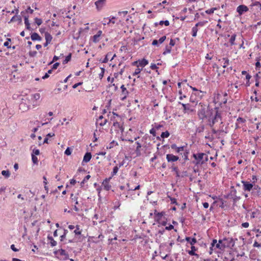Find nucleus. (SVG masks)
<instances>
[{
  "mask_svg": "<svg viewBox=\"0 0 261 261\" xmlns=\"http://www.w3.org/2000/svg\"><path fill=\"white\" fill-rule=\"evenodd\" d=\"M207 119H208L209 124L212 127L216 123L221 121V116L220 113L218 112V109L215 108L212 109L211 112H209Z\"/></svg>",
  "mask_w": 261,
  "mask_h": 261,
  "instance_id": "1",
  "label": "nucleus"
},
{
  "mask_svg": "<svg viewBox=\"0 0 261 261\" xmlns=\"http://www.w3.org/2000/svg\"><path fill=\"white\" fill-rule=\"evenodd\" d=\"M193 156L195 159L193 163L197 165H202L206 162L208 160V155L204 153L193 154Z\"/></svg>",
  "mask_w": 261,
  "mask_h": 261,
  "instance_id": "2",
  "label": "nucleus"
},
{
  "mask_svg": "<svg viewBox=\"0 0 261 261\" xmlns=\"http://www.w3.org/2000/svg\"><path fill=\"white\" fill-rule=\"evenodd\" d=\"M199 109L198 111V115L200 119H204L207 118L209 115V112H211V109H209L206 105H202L201 103H199Z\"/></svg>",
  "mask_w": 261,
  "mask_h": 261,
  "instance_id": "3",
  "label": "nucleus"
},
{
  "mask_svg": "<svg viewBox=\"0 0 261 261\" xmlns=\"http://www.w3.org/2000/svg\"><path fill=\"white\" fill-rule=\"evenodd\" d=\"M223 240H220L218 243L217 240L214 239L211 243V246L209 251L210 254H212L213 251L216 249H224L226 245L223 243Z\"/></svg>",
  "mask_w": 261,
  "mask_h": 261,
  "instance_id": "4",
  "label": "nucleus"
},
{
  "mask_svg": "<svg viewBox=\"0 0 261 261\" xmlns=\"http://www.w3.org/2000/svg\"><path fill=\"white\" fill-rule=\"evenodd\" d=\"M54 253L57 255V257L61 260H66L69 258V255L67 252L65 250L62 249H59L54 252Z\"/></svg>",
  "mask_w": 261,
  "mask_h": 261,
  "instance_id": "5",
  "label": "nucleus"
},
{
  "mask_svg": "<svg viewBox=\"0 0 261 261\" xmlns=\"http://www.w3.org/2000/svg\"><path fill=\"white\" fill-rule=\"evenodd\" d=\"M242 183L243 186V189L245 191H250L253 187V184H250L248 181L243 180Z\"/></svg>",
  "mask_w": 261,
  "mask_h": 261,
  "instance_id": "6",
  "label": "nucleus"
},
{
  "mask_svg": "<svg viewBox=\"0 0 261 261\" xmlns=\"http://www.w3.org/2000/svg\"><path fill=\"white\" fill-rule=\"evenodd\" d=\"M106 0H97L95 2V5L98 11H100L106 5Z\"/></svg>",
  "mask_w": 261,
  "mask_h": 261,
  "instance_id": "7",
  "label": "nucleus"
},
{
  "mask_svg": "<svg viewBox=\"0 0 261 261\" xmlns=\"http://www.w3.org/2000/svg\"><path fill=\"white\" fill-rule=\"evenodd\" d=\"M148 64V61L145 59H143L141 60H139L138 61L134 62L133 63L134 65H136L137 67H139V66L144 67Z\"/></svg>",
  "mask_w": 261,
  "mask_h": 261,
  "instance_id": "8",
  "label": "nucleus"
},
{
  "mask_svg": "<svg viewBox=\"0 0 261 261\" xmlns=\"http://www.w3.org/2000/svg\"><path fill=\"white\" fill-rule=\"evenodd\" d=\"M237 11L240 15H242L244 12L248 11V8L245 5H240L238 7Z\"/></svg>",
  "mask_w": 261,
  "mask_h": 261,
  "instance_id": "9",
  "label": "nucleus"
},
{
  "mask_svg": "<svg viewBox=\"0 0 261 261\" xmlns=\"http://www.w3.org/2000/svg\"><path fill=\"white\" fill-rule=\"evenodd\" d=\"M111 178V177L105 179L102 183V185L104 187V189L107 191H109L111 188V186L109 184V181Z\"/></svg>",
  "mask_w": 261,
  "mask_h": 261,
  "instance_id": "10",
  "label": "nucleus"
},
{
  "mask_svg": "<svg viewBox=\"0 0 261 261\" xmlns=\"http://www.w3.org/2000/svg\"><path fill=\"white\" fill-rule=\"evenodd\" d=\"M116 19V17L114 16L112 17L110 19H108V18H104L102 24L105 25L107 24H109L111 23L113 24L115 23V19Z\"/></svg>",
  "mask_w": 261,
  "mask_h": 261,
  "instance_id": "11",
  "label": "nucleus"
},
{
  "mask_svg": "<svg viewBox=\"0 0 261 261\" xmlns=\"http://www.w3.org/2000/svg\"><path fill=\"white\" fill-rule=\"evenodd\" d=\"M166 159L168 162H175L178 160V157L172 154H168L166 155Z\"/></svg>",
  "mask_w": 261,
  "mask_h": 261,
  "instance_id": "12",
  "label": "nucleus"
},
{
  "mask_svg": "<svg viewBox=\"0 0 261 261\" xmlns=\"http://www.w3.org/2000/svg\"><path fill=\"white\" fill-rule=\"evenodd\" d=\"M182 106L184 109V111L185 113L188 112H193L195 111L194 109H193L191 106H190L189 104H184L182 103Z\"/></svg>",
  "mask_w": 261,
  "mask_h": 261,
  "instance_id": "13",
  "label": "nucleus"
},
{
  "mask_svg": "<svg viewBox=\"0 0 261 261\" xmlns=\"http://www.w3.org/2000/svg\"><path fill=\"white\" fill-rule=\"evenodd\" d=\"M24 17V24L25 25V28L30 31H32L33 29H31L30 27V24L29 21V16L28 15H22Z\"/></svg>",
  "mask_w": 261,
  "mask_h": 261,
  "instance_id": "14",
  "label": "nucleus"
},
{
  "mask_svg": "<svg viewBox=\"0 0 261 261\" xmlns=\"http://www.w3.org/2000/svg\"><path fill=\"white\" fill-rule=\"evenodd\" d=\"M193 94L197 98H198L199 100L201 99L204 95L205 94V92L202 91L201 90L196 91V92H193Z\"/></svg>",
  "mask_w": 261,
  "mask_h": 261,
  "instance_id": "15",
  "label": "nucleus"
},
{
  "mask_svg": "<svg viewBox=\"0 0 261 261\" xmlns=\"http://www.w3.org/2000/svg\"><path fill=\"white\" fill-rule=\"evenodd\" d=\"M120 88L122 90V94L121 95L123 96L121 98L122 100H124L126 98L127 94H128V91L126 90V88H125L124 86L122 85Z\"/></svg>",
  "mask_w": 261,
  "mask_h": 261,
  "instance_id": "16",
  "label": "nucleus"
},
{
  "mask_svg": "<svg viewBox=\"0 0 261 261\" xmlns=\"http://www.w3.org/2000/svg\"><path fill=\"white\" fill-rule=\"evenodd\" d=\"M18 21L19 23H21L22 21L21 16L20 15H16L12 17L9 23L12 22Z\"/></svg>",
  "mask_w": 261,
  "mask_h": 261,
  "instance_id": "17",
  "label": "nucleus"
},
{
  "mask_svg": "<svg viewBox=\"0 0 261 261\" xmlns=\"http://www.w3.org/2000/svg\"><path fill=\"white\" fill-rule=\"evenodd\" d=\"M163 43V37H161L159 40L154 39L152 42V45L159 46L160 44Z\"/></svg>",
  "mask_w": 261,
  "mask_h": 261,
  "instance_id": "18",
  "label": "nucleus"
},
{
  "mask_svg": "<svg viewBox=\"0 0 261 261\" xmlns=\"http://www.w3.org/2000/svg\"><path fill=\"white\" fill-rule=\"evenodd\" d=\"M175 40L173 39H171L170 41L169 45L170 46H167L166 48V51H164V54L167 53H169L171 51V48L172 46H173L175 45Z\"/></svg>",
  "mask_w": 261,
  "mask_h": 261,
  "instance_id": "19",
  "label": "nucleus"
},
{
  "mask_svg": "<svg viewBox=\"0 0 261 261\" xmlns=\"http://www.w3.org/2000/svg\"><path fill=\"white\" fill-rule=\"evenodd\" d=\"M92 158V155L90 152H86L84 156L83 162H89Z\"/></svg>",
  "mask_w": 261,
  "mask_h": 261,
  "instance_id": "20",
  "label": "nucleus"
},
{
  "mask_svg": "<svg viewBox=\"0 0 261 261\" xmlns=\"http://www.w3.org/2000/svg\"><path fill=\"white\" fill-rule=\"evenodd\" d=\"M136 144H137V147H136L135 151H136L137 156H139L141 155V148L142 146H141V144L140 143H139L138 142H136Z\"/></svg>",
  "mask_w": 261,
  "mask_h": 261,
  "instance_id": "21",
  "label": "nucleus"
},
{
  "mask_svg": "<svg viewBox=\"0 0 261 261\" xmlns=\"http://www.w3.org/2000/svg\"><path fill=\"white\" fill-rule=\"evenodd\" d=\"M31 38L33 41H41L42 39L41 37L37 33H33L31 35Z\"/></svg>",
  "mask_w": 261,
  "mask_h": 261,
  "instance_id": "22",
  "label": "nucleus"
},
{
  "mask_svg": "<svg viewBox=\"0 0 261 261\" xmlns=\"http://www.w3.org/2000/svg\"><path fill=\"white\" fill-rule=\"evenodd\" d=\"M29 109V106L27 105L25 103L22 102L19 105V109L22 111H26Z\"/></svg>",
  "mask_w": 261,
  "mask_h": 261,
  "instance_id": "23",
  "label": "nucleus"
},
{
  "mask_svg": "<svg viewBox=\"0 0 261 261\" xmlns=\"http://www.w3.org/2000/svg\"><path fill=\"white\" fill-rule=\"evenodd\" d=\"M190 102L196 105L199 101V99L196 97H195V96L192 93L190 97Z\"/></svg>",
  "mask_w": 261,
  "mask_h": 261,
  "instance_id": "24",
  "label": "nucleus"
},
{
  "mask_svg": "<svg viewBox=\"0 0 261 261\" xmlns=\"http://www.w3.org/2000/svg\"><path fill=\"white\" fill-rule=\"evenodd\" d=\"M82 230L80 229V226L79 225L75 226V229L74 230V233L75 236L81 235L82 233Z\"/></svg>",
  "mask_w": 261,
  "mask_h": 261,
  "instance_id": "25",
  "label": "nucleus"
},
{
  "mask_svg": "<svg viewBox=\"0 0 261 261\" xmlns=\"http://www.w3.org/2000/svg\"><path fill=\"white\" fill-rule=\"evenodd\" d=\"M86 237L83 234L75 236V240L76 242H82Z\"/></svg>",
  "mask_w": 261,
  "mask_h": 261,
  "instance_id": "26",
  "label": "nucleus"
},
{
  "mask_svg": "<svg viewBox=\"0 0 261 261\" xmlns=\"http://www.w3.org/2000/svg\"><path fill=\"white\" fill-rule=\"evenodd\" d=\"M44 36H45V40L47 42H49L50 43V42L53 39L51 35L48 32H45Z\"/></svg>",
  "mask_w": 261,
  "mask_h": 261,
  "instance_id": "27",
  "label": "nucleus"
},
{
  "mask_svg": "<svg viewBox=\"0 0 261 261\" xmlns=\"http://www.w3.org/2000/svg\"><path fill=\"white\" fill-rule=\"evenodd\" d=\"M47 239L50 241L51 246L54 247L57 245V242L54 240L52 237L48 236Z\"/></svg>",
  "mask_w": 261,
  "mask_h": 261,
  "instance_id": "28",
  "label": "nucleus"
},
{
  "mask_svg": "<svg viewBox=\"0 0 261 261\" xmlns=\"http://www.w3.org/2000/svg\"><path fill=\"white\" fill-rule=\"evenodd\" d=\"M34 12V10L33 9H32L30 7H28L25 11H22L21 12V14L22 15H26L25 14L26 13H30V14H32Z\"/></svg>",
  "mask_w": 261,
  "mask_h": 261,
  "instance_id": "29",
  "label": "nucleus"
},
{
  "mask_svg": "<svg viewBox=\"0 0 261 261\" xmlns=\"http://www.w3.org/2000/svg\"><path fill=\"white\" fill-rule=\"evenodd\" d=\"M219 9V6L216 7L214 8H212L210 9L207 10L205 11V13L207 14H211L214 13L215 10H218Z\"/></svg>",
  "mask_w": 261,
  "mask_h": 261,
  "instance_id": "30",
  "label": "nucleus"
},
{
  "mask_svg": "<svg viewBox=\"0 0 261 261\" xmlns=\"http://www.w3.org/2000/svg\"><path fill=\"white\" fill-rule=\"evenodd\" d=\"M198 31V27L195 25L192 29V35L193 37H195L197 36V33Z\"/></svg>",
  "mask_w": 261,
  "mask_h": 261,
  "instance_id": "31",
  "label": "nucleus"
},
{
  "mask_svg": "<svg viewBox=\"0 0 261 261\" xmlns=\"http://www.w3.org/2000/svg\"><path fill=\"white\" fill-rule=\"evenodd\" d=\"M2 174L6 178H8L10 175V172L9 170H3L2 171Z\"/></svg>",
  "mask_w": 261,
  "mask_h": 261,
  "instance_id": "32",
  "label": "nucleus"
},
{
  "mask_svg": "<svg viewBox=\"0 0 261 261\" xmlns=\"http://www.w3.org/2000/svg\"><path fill=\"white\" fill-rule=\"evenodd\" d=\"M186 240L189 242L191 245H194L196 243V240L195 238L191 239L190 238H187Z\"/></svg>",
  "mask_w": 261,
  "mask_h": 261,
  "instance_id": "33",
  "label": "nucleus"
},
{
  "mask_svg": "<svg viewBox=\"0 0 261 261\" xmlns=\"http://www.w3.org/2000/svg\"><path fill=\"white\" fill-rule=\"evenodd\" d=\"M207 23V21H200V22H198V23H197L195 25L197 27H202L204 25H205V24H206V23Z\"/></svg>",
  "mask_w": 261,
  "mask_h": 261,
  "instance_id": "34",
  "label": "nucleus"
},
{
  "mask_svg": "<svg viewBox=\"0 0 261 261\" xmlns=\"http://www.w3.org/2000/svg\"><path fill=\"white\" fill-rule=\"evenodd\" d=\"M236 35L233 34L231 36V38L230 39L229 42L231 45H234V41L236 40Z\"/></svg>",
  "mask_w": 261,
  "mask_h": 261,
  "instance_id": "35",
  "label": "nucleus"
},
{
  "mask_svg": "<svg viewBox=\"0 0 261 261\" xmlns=\"http://www.w3.org/2000/svg\"><path fill=\"white\" fill-rule=\"evenodd\" d=\"M150 68L152 70H156V72H158V74H160V72L159 71H158V69L159 68L158 67L156 66V65H155V63H153V64H151V65H150Z\"/></svg>",
  "mask_w": 261,
  "mask_h": 261,
  "instance_id": "36",
  "label": "nucleus"
},
{
  "mask_svg": "<svg viewBox=\"0 0 261 261\" xmlns=\"http://www.w3.org/2000/svg\"><path fill=\"white\" fill-rule=\"evenodd\" d=\"M71 55L70 54L66 57L65 59L63 61V63L64 64L67 63L71 60Z\"/></svg>",
  "mask_w": 261,
  "mask_h": 261,
  "instance_id": "37",
  "label": "nucleus"
},
{
  "mask_svg": "<svg viewBox=\"0 0 261 261\" xmlns=\"http://www.w3.org/2000/svg\"><path fill=\"white\" fill-rule=\"evenodd\" d=\"M100 40V37L98 36V35H94L93 36V41L94 42V43H97Z\"/></svg>",
  "mask_w": 261,
  "mask_h": 261,
  "instance_id": "38",
  "label": "nucleus"
},
{
  "mask_svg": "<svg viewBox=\"0 0 261 261\" xmlns=\"http://www.w3.org/2000/svg\"><path fill=\"white\" fill-rule=\"evenodd\" d=\"M35 20V22L39 26L40 25H41L42 23V20L40 18H35L34 19Z\"/></svg>",
  "mask_w": 261,
  "mask_h": 261,
  "instance_id": "39",
  "label": "nucleus"
},
{
  "mask_svg": "<svg viewBox=\"0 0 261 261\" xmlns=\"http://www.w3.org/2000/svg\"><path fill=\"white\" fill-rule=\"evenodd\" d=\"M32 160L34 164L38 163V159L34 154H32Z\"/></svg>",
  "mask_w": 261,
  "mask_h": 261,
  "instance_id": "40",
  "label": "nucleus"
},
{
  "mask_svg": "<svg viewBox=\"0 0 261 261\" xmlns=\"http://www.w3.org/2000/svg\"><path fill=\"white\" fill-rule=\"evenodd\" d=\"M119 169V167L116 166L113 168V172H112V176H114L117 174Z\"/></svg>",
  "mask_w": 261,
  "mask_h": 261,
  "instance_id": "41",
  "label": "nucleus"
},
{
  "mask_svg": "<svg viewBox=\"0 0 261 261\" xmlns=\"http://www.w3.org/2000/svg\"><path fill=\"white\" fill-rule=\"evenodd\" d=\"M223 60L224 61V63L222 66L223 68H226L228 65L229 60L226 58H223Z\"/></svg>",
  "mask_w": 261,
  "mask_h": 261,
  "instance_id": "42",
  "label": "nucleus"
},
{
  "mask_svg": "<svg viewBox=\"0 0 261 261\" xmlns=\"http://www.w3.org/2000/svg\"><path fill=\"white\" fill-rule=\"evenodd\" d=\"M64 153L67 155H70L71 154V149L69 147H67Z\"/></svg>",
  "mask_w": 261,
  "mask_h": 261,
  "instance_id": "43",
  "label": "nucleus"
},
{
  "mask_svg": "<svg viewBox=\"0 0 261 261\" xmlns=\"http://www.w3.org/2000/svg\"><path fill=\"white\" fill-rule=\"evenodd\" d=\"M141 70H142V69H140L139 67H138L137 68H136L135 69V72L133 74V75L134 76V75L138 74L139 73H140Z\"/></svg>",
  "mask_w": 261,
  "mask_h": 261,
  "instance_id": "44",
  "label": "nucleus"
},
{
  "mask_svg": "<svg viewBox=\"0 0 261 261\" xmlns=\"http://www.w3.org/2000/svg\"><path fill=\"white\" fill-rule=\"evenodd\" d=\"M32 97L34 99H35L36 100L39 99L40 97V95L39 93H35L33 95H32Z\"/></svg>",
  "mask_w": 261,
  "mask_h": 261,
  "instance_id": "45",
  "label": "nucleus"
},
{
  "mask_svg": "<svg viewBox=\"0 0 261 261\" xmlns=\"http://www.w3.org/2000/svg\"><path fill=\"white\" fill-rule=\"evenodd\" d=\"M11 41V39L10 38H8L7 39V41H6L4 44V45L5 46H6L8 48H11V46L9 45V42Z\"/></svg>",
  "mask_w": 261,
  "mask_h": 261,
  "instance_id": "46",
  "label": "nucleus"
},
{
  "mask_svg": "<svg viewBox=\"0 0 261 261\" xmlns=\"http://www.w3.org/2000/svg\"><path fill=\"white\" fill-rule=\"evenodd\" d=\"M172 170L174 171L176 175L177 176H179V171L178 170V169L176 167H173L172 168Z\"/></svg>",
  "mask_w": 261,
  "mask_h": 261,
  "instance_id": "47",
  "label": "nucleus"
},
{
  "mask_svg": "<svg viewBox=\"0 0 261 261\" xmlns=\"http://www.w3.org/2000/svg\"><path fill=\"white\" fill-rule=\"evenodd\" d=\"M100 69H101V72L100 73H99V77L100 79H101L103 76L105 69L104 68H101Z\"/></svg>",
  "mask_w": 261,
  "mask_h": 261,
  "instance_id": "48",
  "label": "nucleus"
},
{
  "mask_svg": "<svg viewBox=\"0 0 261 261\" xmlns=\"http://www.w3.org/2000/svg\"><path fill=\"white\" fill-rule=\"evenodd\" d=\"M184 147L183 146L176 147V151L177 152H180L184 150Z\"/></svg>",
  "mask_w": 261,
  "mask_h": 261,
  "instance_id": "49",
  "label": "nucleus"
},
{
  "mask_svg": "<svg viewBox=\"0 0 261 261\" xmlns=\"http://www.w3.org/2000/svg\"><path fill=\"white\" fill-rule=\"evenodd\" d=\"M90 177L91 176L90 175H87V176H86L84 179L83 180L82 183H85V182H87V180L90 178Z\"/></svg>",
  "mask_w": 261,
  "mask_h": 261,
  "instance_id": "50",
  "label": "nucleus"
},
{
  "mask_svg": "<svg viewBox=\"0 0 261 261\" xmlns=\"http://www.w3.org/2000/svg\"><path fill=\"white\" fill-rule=\"evenodd\" d=\"M127 13H128L127 11H123L118 12V14L120 15H123V16H125Z\"/></svg>",
  "mask_w": 261,
  "mask_h": 261,
  "instance_id": "51",
  "label": "nucleus"
},
{
  "mask_svg": "<svg viewBox=\"0 0 261 261\" xmlns=\"http://www.w3.org/2000/svg\"><path fill=\"white\" fill-rule=\"evenodd\" d=\"M36 54H37L36 51H33L29 52V56L32 57L35 56Z\"/></svg>",
  "mask_w": 261,
  "mask_h": 261,
  "instance_id": "52",
  "label": "nucleus"
},
{
  "mask_svg": "<svg viewBox=\"0 0 261 261\" xmlns=\"http://www.w3.org/2000/svg\"><path fill=\"white\" fill-rule=\"evenodd\" d=\"M39 153H40V151L39 149H34L32 154H34L35 155H39Z\"/></svg>",
  "mask_w": 261,
  "mask_h": 261,
  "instance_id": "53",
  "label": "nucleus"
},
{
  "mask_svg": "<svg viewBox=\"0 0 261 261\" xmlns=\"http://www.w3.org/2000/svg\"><path fill=\"white\" fill-rule=\"evenodd\" d=\"M108 56H109V54H107L105 58H104V59L102 61V63H107L108 60H109V59H108Z\"/></svg>",
  "mask_w": 261,
  "mask_h": 261,
  "instance_id": "54",
  "label": "nucleus"
},
{
  "mask_svg": "<svg viewBox=\"0 0 261 261\" xmlns=\"http://www.w3.org/2000/svg\"><path fill=\"white\" fill-rule=\"evenodd\" d=\"M157 67L158 66H161L162 64V61L160 60H156L155 62L154 63Z\"/></svg>",
  "mask_w": 261,
  "mask_h": 261,
  "instance_id": "55",
  "label": "nucleus"
},
{
  "mask_svg": "<svg viewBox=\"0 0 261 261\" xmlns=\"http://www.w3.org/2000/svg\"><path fill=\"white\" fill-rule=\"evenodd\" d=\"M249 223L248 222H244L242 224V226L244 228H248L249 227Z\"/></svg>",
  "mask_w": 261,
  "mask_h": 261,
  "instance_id": "56",
  "label": "nucleus"
},
{
  "mask_svg": "<svg viewBox=\"0 0 261 261\" xmlns=\"http://www.w3.org/2000/svg\"><path fill=\"white\" fill-rule=\"evenodd\" d=\"M60 65V63H55L53 66V67H52V69H56L58 68V67Z\"/></svg>",
  "mask_w": 261,
  "mask_h": 261,
  "instance_id": "57",
  "label": "nucleus"
},
{
  "mask_svg": "<svg viewBox=\"0 0 261 261\" xmlns=\"http://www.w3.org/2000/svg\"><path fill=\"white\" fill-rule=\"evenodd\" d=\"M155 128H152L150 130V133L152 135H153L154 136H155Z\"/></svg>",
  "mask_w": 261,
  "mask_h": 261,
  "instance_id": "58",
  "label": "nucleus"
},
{
  "mask_svg": "<svg viewBox=\"0 0 261 261\" xmlns=\"http://www.w3.org/2000/svg\"><path fill=\"white\" fill-rule=\"evenodd\" d=\"M11 249L15 252H17L18 251V249L15 248V245L14 244L11 245Z\"/></svg>",
  "mask_w": 261,
  "mask_h": 261,
  "instance_id": "59",
  "label": "nucleus"
},
{
  "mask_svg": "<svg viewBox=\"0 0 261 261\" xmlns=\"http://www.w3.org/2000/svg\"><path fill=\"white\" fill-rule=\"evenodd\" d=\"M82 84V82H79V83H77L76 84H75L74 85H73L72 86V88L73 89H75L76 88L79 86L80 85H81Z\"/></svg>",
  "mask_w": 261,
  "mask_h": 261,
  "instance_id": "60",
  "label": "nucleus"
},
{
  "mask_svg": "<svg viewBox=\"0 0 261 261\" xmlns=\"http://www.w3.org/2000/svg\"><path fill=\"white\" fill-rule=\"evenodd\" d=\"M161 127H162V125H155L154 128H155V130H158Z\"/></svg>",
  "mask_w": 261,
  "mask_h": 261,
  "instance_id": "61",
  "label": "nucleus"
},
{
  "mask_svg": "<svg viewBox=\"0 0 261 261\" xmlns=\"http://www.w3.org/2000/svg\"><path fill=\"white\" fill-rule=\"evenodd\" d=\"M253 246L256 247H261V244L255 241L253 244Z\"/></svg>",
  "mask_w": 261,
  "mask_h": 261,
  "instance_id": "62",
  "label": "nucleus"
},
{
  "mask_svg": "<svg viewBox=\"0 0 261 261\" xmlns=\"http://www.w3.org/2000/svg\"><path fill=\"white\" fill-rule=\"evenodd\" d=\"M6 189V187H1V188L0 189V194H2L3 192H4L5 191Z\"/></svg>",
  "mask_w": 261,
  "mask_h": 261,
  "instance_id": "63",
  "label": "nucleus"
},
{
  "mask_svg": "<svg viewBox=\"0 0 261 261\" xmlns=\"http://www.w3.org/2000/svg\"><path fill=\"white\" fill-rule=\"evenodd\" d=\"M72 200H73L74 201H75V204H79V202H78V201H77V197L74 196L73 198H72Z\"/></svg>",
  "mask_w": 261,
  "mask_h": 261,
  "instance_id": "64",
  "label": "nucleus"
}]
</instances>
